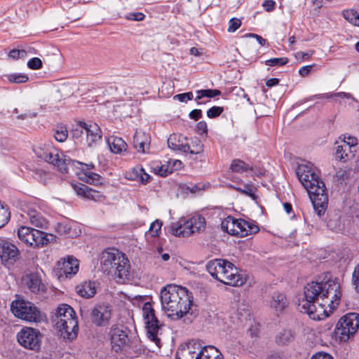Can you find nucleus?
<instances>
[{
  "label": "nucleus",
  "instance_id": "21",
  "mask_svg": "<svg viewBox=\"0 0 359 359\" xmlns=\"http://www.w3.org/2000/svg\"><path fill=\"white\" fill-rule=\"evenodd\" d=\"M290 302L286 294L281 292H274L269 301V306L276 314L283 313L289 306Z\"/></svg>",
  "mask_w": 359,
  "mask_h": 359
},
{
  "label": "nucleus",
  "instance_id": "23",
  "mask_svg": "<svg viewBox=\"0 0 359 359\" xmlns=\"http://www.w3.org/2000/svg\"><path fill=\"white\" fill-rule=\"evenodd\" d=\"M150 144V135L141 130H137L133 137V146L137 151L139 153L147 154L149 152Z\"/></svg>",
  "mask_w": 359,
  "mask_h": 359
},
{
  "label": "nucleus",
  "instance_id": "1",
  "mask_svg": "<svg viewBox=\"0 0 359 359\" xmlns=\"http://www.w3.org/2000/svg\"><path fill=\"white\" fill-rule=\"evenodd\" d=\"M341 297L340 284L335 279L312 281L304 287L297 309L301 313H307L310 318L318 320L337 308Z\"/></svg>",
  "mask_w": 359,
  "mask_h": 359
},
{
  "label": "nucleus",
  "instance_id": "34",
  "mask_svg": "<svg viewBox=\"0 0 359 359\" xmlns=\"http://www.w3.org/2000/svg\"><path fill=\"white\" fill-rule=\"evenodd\" d=\"M231 170L233 172L241 173L248 170H252V168L240 159H234L231 164Z\"/></svg>",
  "mask_w": 359,
  "mask_h": 359
},
{
  "label": "nucleus",
  "instance_id": "26",
  "mask_svg": "<svg viewBox=\"0 0 359 359\" xmlns=\"http://www.w3.org/2000/svg\"><path fill=\"white\" fill-rule=\"evenodd\" d=\"M238 231L236 236L245 237L250 234L256 233L259 231V227L253 224L246 222L244 219H238Z\"/></svg>",
  "mask_w": 359,
  "mask_h": 359
},
{
  "label": "nucleus",
  "instance_id": "15",
  "mask_svg": "<svg viewBox=\"0 0 359 359\" xmlns=\"http://www.w3.org/2000/svg\"><path fill=\"white\" fill-rule=\"evenodd\" d=\"M79 270V262L73 257H68L58 261L54 268V273L59 279L68 278L77 273Z\"/></svg>",
  "mask_w": 359,
  "mask_h": 359
},
{
  "label": "nucleus",
  "instance_id": "53",
  "mask_svg": "<svg viewBox=\"0 0 359 359\" xmlns=\"http://www.w3.org/2000/svg\"><path fill=\"white\" fill-rule=\"evenodd\" d=\"M26 52L24 50L13 49L9 52L8 56L13 59H18L25 57Z\"/></svg>",
  "mask_w": 359,
  "mask_h": 359
},
{
  "label": "nucleus",
  "instance_id": "20",
  "mask_svg": "<svg viewBox=\"0 0 359 359\" xmlns=\"http://www.w3.org/2000/svg\"><path fill=\"white\" fill-rule=\"evenodd\" d=\"M22 283L32 293L39 294L46 291V286L37 273L25 274L22 278Z\"/></svg>",
  "mask_w": 359,
  "mask_h": 359
},
{
  "label": "nucleus",
  "instance_id": "60",
  "mask_svg": "<svg viewBox=\"0 0 359 359\" xmlns=\"http://www.w3.org/2000/svg\"><path fill=\"white\" fill-rule=\"evenodd\" d=\"M236 189L238 191L244 194L245 195L250 196V197L255 198V195L252 193V189L250 187H246L245 189H243L239 188V187L236 188Z\"/></svg>",
  "mask_w": 359,
  "mask_h": 359
},
{
  "label": "nucleus",
  "instance_id": "11",
  "mask_svg": "<svg viewBox=\"0 0 359 359\" xmlns=\"http://www.w3.org/2000/svg\"><path fill=\"white\" fill-rule=\"evenodd\" d=\"M34 151L38 158L56 166L62 173L68 172V165L72 162L69 158H61L58 151L49 146L36 147L34 149Z\"/></svg>",
  "mask_w": 359,
  "mask_h": 359
},
{
  "label": "nucleus",
  "instance_id": "38",
  "mask_svg": "<svg viewBox=\"0 0 359 359\" xmlns=\"http://www.w3.org/2000/svg\"><path fill=\"white\" fill-rule=\"evenodd\" d=\"M10 219V212L8 208L0 201V228L4 226Z\"/></svg>",
  "mask_w": 359,
  "mask_h": 359
},
{
  "label": "nucleus",
  "instance_id": "40",
  "mask_svg": "<svg viewBox=\"0 0 359 359\" xmlns=\"http://www.w3.org/2000/svg\"><path fill=\"white\" fill-rule=\"evenodd\" d=\"M55 231L60 235H67L69 233L71 226L68 222L64 221L57 223L55 225Z\"/></svg>",
  "mask_w": 359,
  "mask_h": 359
},
{
  "label": "nucleus",
  "instance_id": "37",
  "mask_svg": "<svg viewBox=\"0 0 359 359\" xmlns=\"http://www.w3.org/2000/svg\"><path fill=\"white\" fill-rule=\"evenodd\" d=\"M343 16L347 21L357 26L359 19V13L354 10H347L343 12Z\"/></svg>",
  "mask_w": 359,
  "mask_h": 359
},
{
  "label": "nucleus",
  "instance_id": "51",
  "mask_svg": "<svg viewBox=\"0 0 359 359\" xmlns=\"http://www.w3.org/2000/svg\"><path fill=\"white\" fill-rule=\"evenodd\" d=\"M341 142H346L350 147L353 149H355V147L358 144V140L353 136H346L344 135L343 140Z\"/></svg>",
  "mask_w": 359,
  "mask_h": 359
},
{
  "label": "nucleus",
  "instance_id": "46",
  "mask_svg": "<svg viewBox=\"0 0 359 359\" xmlns=\"http://www.w3.org/2000/svg\"><path fill=\"white\" fill-rule=\"evenodd\" d=\"M197 96L195 99V100L197 102L198 104H202L201 102L199 100H201L203 97H213L212 96V93L210 92V89H205V90H199L196 91Z\"/></svg>",
  "mask_w": 359,
  "mask_h": 359
},
{
  "label": "nucleus",
  "instance_id": "59",
  "mask_svg": "<svg viewBox=\"0 0 359 359\" xmlns=\"http://www.w3.org/2000/svg\"><path fill=\"white\" fill-rule=\"evenodd\" d=\"M36 175H38L39 180L43 183L46 184L47 181L48 176L49 175L48 173L44 172L43 170H37L36 172Z\"/></svg>",
  "mask_w": 359,
  "mask_h": 359
},
{
  "label": "nucleus",
  "instance_id": "25",
  "mask_svg": "<svg viewBox=\"0 0 359 359\" xmlns=\"http://www.w3.org/2000/svg\"><path fill=\"white\" fill-rule=\"evenodd\" d=\"M83 126L82 127L84 128V133L86 135L87 144L89 147L101 140L102 132L97 123L84 122Z\"/></svg>",
  "mask_w": 359,
  "mask_h": 359
},
{
  "label": "nucleus",
  "instance_id": "62",
  "mask_svg": "<svg viewBox=\"0 0 359 359\" xmlns=\"http://www.w3.org/2000/svg\"><path fill=\"white\" fill-rule=\"evenodd\" d=\"M247 36L253 37L257 39V41L259 42V44L262 46H264L266 43V40L263 39L261 36L257 35L256 34H246Z\"/></svg>",
  "mask_w": 359,
  "mask_h": 359
},
{
  "label": "nucleus",
  "instance_id": "17",
  "mask_svg": "<svg viewBox=\"0 0 359 359\" xmlns=\"http://www.w3.org/2000/svg\"><path fill=\"white\" fill-rule=\"evenodd\" d=\"M20 257V250L12 243L6 240L0 241V258L5 264H13Z\"/></svg>",
  "mask_w": 359,
  "mask_h": 359
},
{
  "label": "nucleus",
  "instance_id": "5",
  "mask_svg": "<svg viewBox=\"0 0 359 359\" xmlns=\"http://www.w3.org/2000/svg\"><path fill=\"white\" fill-rule=\"evenodd\" d=\"M206 270L212 278L225 285L237 287L241 286L246 281L238 269L226 259H215L208 262Z\"/></svg>",
  "mask_w": 359,
  "mask_h": 359
},
{
  "label": "nucleus",
  "instance_id": "19",
  "mask_svg": "<svg viewBox=\"0 0 359 359\" xmlns=\"http://www.w3.org/2000/svg\"><path fill=\"white\" fill-rule=\"evenodd\" d=\"M25 213L31 224L39 228L46 227L47 219L43 216L40 208L35 204H29L26 206Z\"/></svg>",
  "mask_w": 359,
  "mask_h": 359
},
{
  "label": "nucleus",
  "instance_id": "30",
  "mask_svg": "<svg viewBox=\"0 0 359 359\" xmlns=\"http://www.w3.org/2000/svg\"><path fill=\"white\" fill-rule=\"evenodd\" d=\"M130 180H135L142 184H147L151 178L150 175L140 165L133 168L130 172Z\"/></svg>",
  "mask_w": 359,
  "mask_h": 359
},
{
  "label": "nucleus",
  "instance_id": "35",
  "mask_svg": "<svg viewBox=\"0 0 359 359\" xmlns=\"http://www.w3.org/2000/svg\"><path fill=\"white\" fill-rule=\"evenodd\" d=\"M190 149L188 153L191 154H199L203 151V144L200 139L194 137L191 139V143L189 144Z\"/></svg>",
  "mask_w": 359,
  "mask_h": 359
},
{
  "label": "nucleus",
  "instance_id": "47",
  "mask_svg": "<svg viewBox=\"0 0 359 359\" xmlns=\"http://www.w3.org/2000/svg\"><path fill=\"white\" fill-rule=\"evenodd\" d=\"M27 66L32 69H39L42 67V61L39 57H33L28 61Z\"/></svg>",
  "mask_w": 359,
  "mask_h": 359
},
{
  "label": "nucleus",
  "instance_id": "45",
  "mask_svg": "<svg viewBox=\"0 0 359 359\" xmlns=\"http://www.w3.org/2000/svg\"><path fill=\"white\" fill-rule=\"evenodd\" d=\"M84 122L79 121L72 130V135L74 138H79L84 133V128H83V123Z\"/></svg>",
  "mask_w": 359,
  "mask_h": 359
},
{
  "label": "nucleus",
  "instance_id": "44",
  "mask_svg": "<svg viewBox=\"0 0 359 359\" xmlns=\"http://www.w3.org/2000/svg\"><path fill=\"white\" fill-rule=\"evenodd\" d=\"M224 111L222 107L214 106L207 111V116L210 118L218 117Z\"/></svg>",
  "mask_w": 359,
  "mask_h": 359
},
{
  "label": "nucleus",
  "instance_id": "16",
  "mask_svg": "<svg viewBox=\"0 0 359 359\" xmlns=\"http://www.w3.org/2000/svg\"><path fill=\"white\" fill-rule=\"evenodd\" d=\"M111 317V308L108 304H97L91 311V320L97 326L109 324Z\"/></svg>",
  "mask_w": 359,
  "mask_h": 359
},
{
  "label": "nucleus",
  "instance_id": "48",
  "mask_svg": "<svg viewBox=\"0 0 359 359\" xmlns=\"http://www.w3.org/2000/svg\"><path fill=\"white\" fill-rule=\"evenodd\" d=\"M241 25V20L238 18H232L229 22V27H228V32H234L236 31Z\"/></svg>",
  "mask_w": 359,
  "mask_h": 359
},
{
  "label": "nucleus",
  "instance_id": "39",
  "mask_svg": "<svg viewBox=\"0 0 359 359\" xmlns=\"http://www.w3.org/2000/svg\"><path fill=\"white\" fill-rule=\"evenodd\" d=\"M8 80L11 83H22L28 81L29 78L24 74H11L6 76Z\"/></svg>",
  "mask_w": 359,
  "mask_h": 359
},
{
  "label": "nucleus",
  "instance_id": "13",
  "mask_svg": "<svg viewBox=\"0 0 359 359\" xmlns=\"http://www.w3.org/2000/svg\"><path fill=\"white\" fill-rule=\"evenodd\" d=\"M42 334L34 328L25 327L17 334V340L20 346L32 351H39L41 346Z\"/></svg>",
  "mask_w": 359,
  "mask_h": 359
},
{
  "label": "nucleus",
  "instance_id": "29",
  "mask_svg": "<svg viewBox=\"0 0 359 359\" xmlns=\"http://www.w3.org/2000/svg\"><path fill=\"white\" fill-rule=\"evenodd\" d=\"M238 219H236L231 216L224 218L221 222V229L232 236H236L238 231Z\"/></svg>",
  "mask_w": 359,
  "mask_h": 359
},
{
  "label": "nucleus",
  "instance_id": "54",
  "mask_svg": "<svg viewBox=\"0 0 359 359\" xmlns=\"http://www.w3.org/2000/svg\"><path fill=\"white\" fill-rule=\"evenodd\" d=\"M327 226L334 231H339L341 229V225L339 219H330Z\"/></svg>",
  "mask_w": 359,
  "mask_h": 359
},
{
  "label": "nucleus",
  "instance_id": "9",
  "mask_svg": "<svg viewBox=\"0 0 359 359\" xmlns=\"http://www.w3.org/2000/svg\"><path fill=\"white\" fill-rule=\"evenodd\" d=\"M12 313L18 318L28 322H39L41 320V312L32 302L23 299L13 301L11 305Z\"/></svg>",
  "mask_w": 359,
  "mask_h": 359
},
{
  "label": "nucleus",
  "instance_id": "64",
  "mask_svg": "<svg viewBox=\"0 0 359 359\" xmlns=\"http://www.w3.org/2000/svg\"><path fill=\"white\" fill-rule=\"evenodd\" d=\"M279 83V79H276V78H271V79H269L266 81V85L271 88V87H273V86H275L276 85H278Z\"/></svg>",
  "mask_w": 359,
  "mask_h": 359
},
{
  "label": "nucleus",
  "instance_id": "43",
  "mask_svg": "<svg viewBox=\"0 0 359 359\" xmlns=\"http://www.w3.org/2000/svg\"><path fill=\"white\" fill-rule=\"evenodd\" d=\"M162 222L159 220H156L152 222L149 227V233L151 236H157L161 231Z\"/></svg>",
  "mask_w": 359,
  "mask_h": 359
},
{
  "label": "nucleus",
  "instance_id": "28",
  "mask_svg": "<svg viewBox=\"0 0 359 359\" xmlns=\"http://www.w3.org/2000/svg\"><path fill=\"white\" fill-rule=\"evenodd\" d=\"M107 143L111 152L114 154H121L127 149V144L121 137L111 136L107 139Z\"/></svg>",
  "mask_w": 359,
  "mask_h": 359
},
{
  "label": "nucleus",
  "instance_id": "49",
  "mask_svg": "<svg viewBox=\"0 0 359 359\" xmlns=\"http://www.w3.org/2000/svg\"><path fill=\"white\" fill-rule=\"evenodd\" d=\"M145 15L141 12L130 13L126 15V18L129 20L142 21L144 19Z\"/></svg>",
  "mask_w": 359,
  "mask_h": 359
},
{
  "label": "nucleus",
  "instance_id": "12",
  "mask_svg": "<svg viewBox=\"0 0 359 359\" xmlns=\"http://www.w3.org/2000/svg\"><path fill=\"white\" fill-rule=\"evenodd\" d=\"M18 236L22 242L33 248H41L49 242L48 236L43 231L26 226L18 229Z\"/></svg>",
  "mask_w": 359,
  "mask_h": 359
},
{
  "label": "nucleus",
  "instance_id": "8",
  "mask_svg": "<svg viewBox=\"0 0 359 359\" xmlns=\"http://www.w3.org/2000/svg\"><path fill=\"white\" fill-rule=\"evenodd\" d=\"M142 316L147 337L160 348L161 346V336L162 335L163 324L158 320L155 310L150 302L144 304Z\"/></svg>",
  "mask_w": 359,
  "mask_h": 359
},
{
  "label": "nucleus",
  "instance_id": "33",
  "mask_svg": "<svg viewBox=\"0 0 359 359\" xmlns=\"http://www.w3.org/2000/svg\"><path fill=\"white\" fill-rule=\"evenodd\" d=\"M294 340V332L292 330L285 329L280 332L276 337V342L285 345Z\"/></svg>",
  "mask_w": 359,
  "mask_h": 359
},
{
  "label": "nucleus",
  "instance_id": "41",
  "mask_svg": "<svg viewBox=\"0 0 359 359\" xmlns=\"http://www.w3.org/2000/svg\"><path fill=\"white\" fill-rule=\"evenodd\" d=\"M68 137V133L65 128L58 127L54 134L55 139L60 142H65Z\"/></svg>",
  "mask_w": 359,
  "mask_h": 359
},
{
  "label": "nucleus",
  "instance_id": "2",
  "mask_svg": "<svg viewBox=\"0 0 359 359\" xmlns=\"http://www.w3.org/2000/svg\"><path fill=\"white\" fill-rule=\"evenodd\" d=\"M297 176L307 191L313 208L320 216L324 214L327 207L328 196L324 182L320 178L316 168L310 163L298 165Z\"/></svg>",
  "mask_w": 359,
  "mask_h": 359
},
{
  "label": "nucleus",
  "instance_id": "22",
  "mask_svg": "<svg viewBox=\"0 0 359 359\" xmlns=\"http://www.w3.org/2000/svg\"><path fill=\"white\" fill-rule=\"evenodd\" d=\"M71 186L78 196L90 199L95 201H101L104 197L100 192L94 190L82 183H72Z\"/></svg>",
  "mask_w": 359,
  "mask_h": 359
},
{
  "label": "nucleus",
  "instance_id": "52",
  "mask_svg": "<svg viewBox=\"0 0 359 359\" xmlns=\"http://www.w3.org/2000/svg\"><path fill=\"white\" fill-rule=\"evenodd\" d=\"M352 280L357 292L359 293V264L355 266L354 269Z\"/></svg>",
  "mask_w": 359,
  "mask_h": 359
},
{
  "label": "nucleus",
  "instance_id": "55",
  "mask_svg": "<svg viewBox=\"0 0 359 359\" xmlns=\"http://www.w3.org/2000/svg\"><path fill=\"white\" fill-rule=\"evenodd\" d=\"M311 359H334L329 353L325 352H318L314 354Z\"/></svg>",
  "mask_w": 359,
  "mask_h": 359
},
{
  "label": "nucleus",
  "instance_id": "58",
  "mask_svg": "<svg viewBox=\"0 0 359 359\" xmlns=\"http://www.w3.org/2000/svg\"><path fill=\"white\" fill-rule=\"evenodd\" d=\"M313 67V65L304 66L299 69V74L302 76H306L310 73Z\"/></svg>",
  "mask_w": 359,
  "mask_h": 359
},
{
  "label": "nucleus",
  "instance_id": "32",
  "mask_svg": "<svg viewBox=\"0 0 359 359\" xmlns=\"http://www.w3.org/2000/svg\"><path fill=\"white\" fill-rule=\"evenodd\" d=\"M78 294L85 298H90L96 293L95 282H85L81 284L77 290Z\"/></svg>",
  "mask_w": 359,
  "mask_h": 359
},
{
  "label": "nucleus",
  "instance_id": "50",
  "mask_svg": "<svg viewBox=\"0 0 359 359\" xmlns=\"http://www.w3.org/2000/svg\"><path fill=\"white\" fill-rule=\"evenodd\" d=\"M194 97L192 92H187L184 93H180L174 96L175 100H177L180 102H187V100H191Z\"/></svg>",
  "mask_w": 359,
  "mask_h": 359
},
{
  "label": "nucleus",
  "instance_id": "18",
  "mask_svg": "<svg viewBox=\"0 0 359 359\" xmlns=\"http://www.w3.org/2000/svg\"><path fill=\"white\" fill-rule=\"evenodd\" d=\"M110 335L112 348L116 352L123 349L129 342L128 334L123 327H112Z\"/></svg>",
  "mask_w": 359,
  "mask_h": 359
},
{
  "label": "nucleus",
  "instance_id": "3",
  "mask_svg": "<svg viewBox=\"0 0 359 359\" xmlns=\"http://www.w3.org/2000/svg\"><path fill=\"white\" fill-rule=\"evenodd\" d=\"M191 298L187 289L176 285H168L161 290L162 309L172 319H180L189 312Z\"/></svg>",
  "mask_w": 359,
  "mask_h": 359
},
{
  "label": "nucleus",
  "instance_id": "14",
  "mask_svg": "<svg viewBox=\"0 0 359 359\" xmlns=\"http://www.w3.org/2000/svg\"><path fill=\"white\" fill-rule=\"evenodd\" d=\"M55 326L60 333V335L64 339L72 341L77 337L78 334V321L76 316H69L66 320L61 319L56 321Z\"/></svg>",
  "mask_w": 359,
  "mask_h": 359
},
{
  "label": "nucleus",
  "instance_id": "24",
  "mask_svg": "<svg viewBox=\"0 0 359 359\" xmlns=\"http://www.w3.org/2000/svg\"><path fill=\"white\" fill-rule=\"evenodd\" d=\"M168 146L174 151L188 153L190 149L187 138L182 134L173 133L168 139Z\"/></svg>",
  "mask_w": 359,
  "mask_h": 359
},
{
  "label": "nucleus",
  "instance_id": "56",
  "mask_svg": "<svg viewBox=\"0 0 359 359\" xmlns=\"http://www.w3.org/2000/svg\"><path fill=\"white\" fill-rule=\"evenodd\" d=\"M275 5L276 2L274 1L267 0L263 3L262 6L267 12H270L274 9Z\"/></svg>",
  "mask_w": 359,
  "mask_h": 359
},
{
  "label": "nucleus",
  "instance_id": "31",
  "mask_svg": "<svg viewBox=\"0 0 359 359\" xmlns=\"http://www.w3.org/2000/svg\"><path fill=\"white\" fill-rule=\"evenodd\" d=\"M76 316V313L74 309L67 304H62L60 306L56 311L55 317L54 318V323H56V321H58L61 319L66 320L69 318V316L74 317Z\"/></svg>",
  "mask_w": 359,
  "mask_h": 359
},
{
  "label": "nucleus",
  "instance_id": "7",
  "mask_svg": "<svg viewBox=\"0 0 359 359\" xmlns=\"http://www.w3.org/2000/svg\"><path fill=\"white\" fill-rule=\"evenodd\" d=\"M205 218L200 215H194L187 219L181 217L177 222L172 223L170 232L175 236L187 237L205 229Z\"/></svg>",
  "mask_w": 359,
  "mask_h": 359
},
{
  "label": "nucleus",
  "instance_id": "61",
  "mask_svg": "<svg viewBox=\"0 0 359 359\" xmlns=\"http://www.w3.org/2000/svg\"><path fill=\"white\" fill-rule=\"evenodd\" d=\"M197 130L201 133H207L208 126L207 123L205 121H200L197 123Z\"/></svg>",
  "mask_w": 359,
  "mask_h": 359
},
{
  "label": "nucleus",
  "instance_id": "4",
  "mask_svg": "<svg viewBox=\"0 0 359 359\" xmlns=\"http://www.w3.org/2000/svg\"><path fill=\"white\" fill-rule=\"evenodd\" d=\"M100 268L104 273L114 276L118 283L128 281L133 276L129 259L116 248H108L102 252Z\"/></svg>",
  "mask_w": 359,
  "mask_h": 359
},
{
  "label": "nucleus",
  "instance_id": "36",
  "mask_svg": "<svg viewBox=\"0 0 359 359\" xmlns=\"http://www.w3.org/2000/svg\"><path fill=\"white\" fill-rule=\"evenodd\" d=\"M85 175V181L88 184H93L97 185L98 184H101L102 177L100 175L91 172L86 171L84 172Z\"/></svg>",
  "mask_w": 359,
  "mask_h": 359
},
{
  "label": "nucleus",
  "instance_id": "57",
  "mask_svg": "<svg viewBox=\"0 0 359 359\" xmlns=\"http://www.w3.org/2000/svg\"><path fill=\"white\" fill-rule=\"evenodd\" d=\"M189 116L194 121H198L202 116V111L201 109H194L189 113Z\"/></svg>",
  "mask_w": 359,
  "mask_h": 359
},
{
  "label": "nucleus",
  "instance_id": "6",
  "mask_svg": "<svg viewBox=\"0 0 359 359\" xmlns=\"http://www.w3.org/2000/svg\"><path fill=\"white\" fill-rule=\"evenodd\" d=\"M175 359H224L220 351L214 346H201L196 341H189L178 350Z\"/></svg>",
  "mask_w": 359,
  "mask_h": 359
},
{
  "label": "nucleus",
  "instance_id": "42",
  "mask_svg": "<svg viewBox=\"0 0 359 359\" xmlns=\"http://www.w3.org/2000/svg\"><path fill=\"white\" fill-rule=\"evenodd\" d=\"M288 62V58L280 57V58H271L265 61V65L268 66H283Z\"/></svg>",
  "mask_w": 359,
  "mask_h": 359
},
{
  "label": "nucleus",
  "instance_id": "27",
  "mask_svg": "<svg viewBox=\"0 0 359 359\" xmlns=\"http://www.w3.org/2000/svg\"><path fill=\"white\" fill-rule=\"evenodd\" d=\"M355 149H353L346 142H341L340 144L336 147V158L344 162H346L352 157H353V152Z\"/></svg>",
  "mask_w": 359,
  "mask_h": 359
},
{
  "label": "nucleus",
  "instance_id": "10",
  "mask_svg": "<svg viewBox=\"0 0 359 359\" xmlns=\"http://www.w3.org/2000/svg\"><path fill=\"white\" fill-rule=\"evenodd\" d=\"M359 327V314L348 313L338 321L335 333L340 341H346L353 337Z\"/></svg>",
  "mask_w": 359,
  "mask_h": 359
},
{
  "label": "nucleus",
  "instance_id": "63",
  "mask_svg": "<svg viewBox=\"0 0 359 359\" xmlns=\"http://www.w3.org/2000/svg\"><path fill=\"white\" fill-rule=\"evenodd\" d=\"M267 359H286V358L280 353H272L269 354Z\"/></svg>",
  "mask_w": 359,
  "mask_h": 359
}]
</instances>
